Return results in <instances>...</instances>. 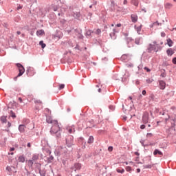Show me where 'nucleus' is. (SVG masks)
Returning <instances> with one entry per match:
<instances>
[{"mask_svg":"<svg viewBox=\"0 0 176 176\" xmlns=\"http://www.w3.org/2000/svg\"><path fill=\"white\" fill-rule=\"evenodd\" d=\"M16 65L19 71V73L17 75V76L14 78V80H17V78L23 75V74H24V72H25V69H24V66H23V65H21L20 63H16Z\"/></svg>","mask_w":176,"mask_h":176,"instance_id":"f03ea898","label":"nucleus"},{"mask_svg":"<svg viewBox=\"0 0 176 176\" xmlns=\"http://www.w3.org/2000/svg\"><path fill=\"white\" fill-rule=\"evenodd\" d=\"M113 150V147H112V146H109V147L108 148L109 152H112Z\"/></svg>","mask_w":176,"mask_h":176,"instance_id":"f704fd0d","label":"nucleus"},{"mask_svg":"<svg viewBox=\"0 0 176 176\" xmlns=\"http://www.w3.org/2000/svg\"><path fill=\"white\" fill-rule=\"evenodd\" d=\"M138 159H139V157H138L136 158L135 161H136V162H138Z\"/></svg>","mask_w":176,"mask_h":176,"instance_id":"338daca9","label":"nucleus"},{"mask_svg":"<svg viewBox=\"0 0 176 176\" xmlns=\"http://www.w3.org/2000/svg\"><path fill=\"white\" fill-rule=\"evenodd\" d=\"M39 45H41L42 49H45V47H46V44L43 43V41H40Z\"/></svg>","mask_w":176,"mask_h":176,"instance_id":"a878e982","label":"nucleus"},{"mask_svg":"<svg viewBox=\"0 0 176 176\" xmlns=\"http://www.w3.org/2000/svg\"><path fill=\"white\" fill-rule=\"evenodd\" d=\"M155 49V45H152V44H150L148 45V50L149 52H151L152 50H153Z\"/></svg>","mask_w":176,"mask_h":176,"instance_id":"a211bd4d","label":"nucleus"},{"mask_svg":"<svg viewBox=\"0 0 176 176\" xmlns=\"http://www.w3.org/2000/svg\"><path fill=\"white\" fill-rule=\"evenodd\" d=\"M28 148H31V143H28Z\"/></svg>","mask_w":176,"mask_h":176,"instance_id":"5fc2aeb1","label":"nucleus"},{"mask_svg":"<svg viewBox=\"0 0 176 176\" xmlns=\"http://www.w3.org/2000/svg\"><path fill=\"white\" fill-rule=\"evenodd\" d=\"M94 142V138L93 136H90L88 140V144H93Z\"/></svg>","mask_w":176,"mask_h":176,"instance_id":"412c9836","label":"nucleus"},{"mask_svg":"<svg viewBox=\"0 0 176 176\" xmlns=\"http://www.w3.org/2000/svg\"><path fill=\"white\" fill-rule=\"evenodd\" d=\"M47 122L52 124L50 131L51 134H57L56 137L60 138V137H61V133H60V131H61V128L60 127L58 122L56 120H52V118H47Z\"/></svg>","mask_w":176,"mask_h":176,"instance_id":"f257e3e1","label":"nucleus"},{"mask_svg":"<svg viewBox=\"0 0 176 176\" xmlns=\"http://www.w3.org/2000/svg\"><path fill=\"white\" fill-rule=\"evenodd\" d=\"M142 10V12H144V13H146V10H145V8H143Z\"/></svg>","mask_w":176,"mask_h":176,"instance_id":"bf43d9fd","label":"nucleus"},{"mask_svg":"<svg viewBox=\"0 0 176 176\" xmlns=\"http://www.w3.org/2000/svg\"><path fill=\"white\" fill-rule=\"evenodd\" d=\"M144 69L147 70V72H149L151 69H149L148 67H144Z\"/></svg>","mask_w":176,"mask_h":176,"instance_id":"de8ad7c7","label":"nucleus"},{"mask_svg":"<svg viewBox=\"0 0 176 176\" xmlns=\"http://www.w3.org/2000/svg\"><path fill=\"white\" fill-rule=\"evenodd\" d=\"M66 144L68 148H71L74 145V140H71L70 142L68 141V139H66Z\"/></svg>","mask_w":176,"mask_h":176,"instance_id":"9b49d317","label":"nucleus"},{"mask_svg":"<svg viewBox=\"0 0 176 176\" xmlns=\"http://www.w3.org/2000/svg\"><path fill=\"white\" fill-rule=\"evenodd\" d=\"M32 70H34V69L32 67H29L27 70V72L28 73V72H30V71H32Z\"/></svg>","mask_w":176,"mask_h":176,"instance_id":"58836bf2","label":"nucleus"},{"mask_svg":"<svg viewBox=\"0 0 176 176\" xmlns=\"http://www.w3.org/2000/svg\"><path fill=\"white\" fill-rule=\"evenodd\" d=\"M135 43L136 45H140L141 44V38H138L135 40Z\"/></svg>","mask_w":176,"mask_h":176,"instance_id":"b1692460","label":"nucleus"},{"mask_svg":"<svg viewBox=\"0 0 176 176\" xmlns=\"http://www.w3.org/2000/svg\"><path fill=\"white\" fill-rule=\"evenodd\" d=\"M134 5L135 6H138V3H135Z\"/></svg>","mask_w":176,"mask_h":176,"instance_id":"0e129e2a","label":"nucleus"},{"mask_svg":"<svg viewBox=\"0 0 176 176\" xmlns=\"http://www.w3.org/2000/svg\"><path fill=\"white\" fill-rule=\"evenodd\" d=\"M16 34H17V35H20V34H21V32L18 31V32H16Z\"/></svg>","mask_w":176,"mask_h":176,"instance_id":"13d9d810","label":"nucleus"},{"mask_svg":"<svg viewBox=\"0 0 176 176\" xmlns=\"http://www.w3.org/2000/svg\"><path fill=\"white\" fill-rule=\"evenodd\" d=\"M34 164V162L32 160H30L28 161V166H29L31 168H32V166Z\"/></svg>","mask_w":176,"mask_h":176,"instance_id":"aec40b11","label":"nucleus"},{"mask_svg":"<svg viewBox=\"0 0 176 176\" xmlns=\"http://www.w3.org/2000/svg\"><path fill=\"white\" fill-rule=\"evenodd\" d=\"M163 155V153L157 149H155L153 152V155Z\"/></svg>","mask_w":176,"mask_h":176,"instance_id":"f3484780","label":"nucleus"},{"mask_svg":"<svg viewBox=\"0 0 176 176\" xmlns=\"http://www.w3.org/2000/svg\"><path fill=\"white\" fill-rule=\"evenodd\" d=\"M146 82H147V83H152V82H153V80L147 79Z\"/></svg>","mask_w":176,"mask_h":176,"instance_id":"4c0bfd02","label":"nucleus"},{"mask_svg":"<svg viewBox=\"0 0 176 176\" xmlns=\"http://www.w3.org/2000/svg\"><path fill=\"white\" fill-rule=\"evenodd\" d=\"M168 119H170V116H167V118H165V121L167 122V120H168Z\"/></svg>","mask_w":176,"mask_h":176,"instance_id":"c03bdc74","label":"nucleus"},{"mask_svg":"<svg viewBox=\"0 0 176 176\" xmlns=\"http://www.w3.org/2000/svg\"><path fill=\"white\" fill-rule=\"evenodd\" d=\"M8 127H10V126H12V124L10 122H8Z\"/></svg>","mask_w":176,"mask_h":176,"instance_id":"6e6d98bb","label":"nucleus"},{"mask_svg":"<svg viewBox=\"0 0 176 176\" xmlns=\"http://www.w3.org/2000/svg\"><path fill=\"white\" fill-rule=\"evenodd\" d=\"M36 35L37 36H43V35H45V30H37Z\"/></svg>","mask_w":176,"mask_h":176,"instance_id":"9d476101","label":"nucleus"},{"mask_svg":"<svg viewBox=\"0 0 176 176\" xmlns=\"http://www.w3.org/2000/svg\"><path fill=\"white\" fill-rule=\"evenodd\" d=\"M35 104H42V101L40 100H34Z\"/></svg>","mask_w":176,"mask_h":176,"instance_id":"2f4dec72","label":"nucleus"},{"mask_svg":"<svg viewBox=\"0 0 176 176\" xmlns=\"http://www.w3.org/2000/svg\"><path fill=\"white\" fill-rule=\"evenodd\" d=\"M166 41H167V45H168L170 47H171V46H173V44L174 43L173 42V41L171 40V38H168Z\"/></svg>","mask_w":176,"mask_h":176,"instance_id":"2eb2a0df","label":"nucleus"},{"mask_svg":"<svg viewBox=\"0 0 176 176\" xmlns=\"http://www.w3.org/2000/svg\"><path fill=\"white\" fill-rule=\"evenodd\" d=\"M160 89L164 90L166 89V82L163 80H160Z\"/></svg>","mask_w":176,"mask_h":176,"instance_id":"6e6552de","label":"nucleus"},{"mask_svg":"<svg viewBox=\"0 0 176 176\" xmlns=\"http://www.w3.org/2000/svg\"><path fill=\"white\" fill-rule=\"evenodd\" d=\"M56 152L57 155H64V153H67L68 152V149H67L65 147L59 146L56 150Z\"/></svg>","mask_w":176,"mask_h":176,"instance_id":"20e7f679","label":"nucleus"},{"mask_svg":"<svg viewBox=\"0 0 176 176\" xmlns=\"http://www.w3.org/2000/svg\"><path fill=\"white\" fill-rule=\"evenodd\" d=\"M145 168H152V165H146Z\"/></svg>","mask_w":176,"mask_h":176,"instance_id":"e433bc0d","label":"nucleus"},{"mask_svg":"<svg viewBox=\"0 0 176 176\" xmlns=\"http://www.w3.org/2000/svg\"><path fill=\"white\" fill-rule=\"evenodd\" d=\"M30 174H31V173L28 171L27 173H26V176H30Z\"/></svg>","mask_w":176,"mask_h":176,"instance_id":"3c124183","label":"nucleus"},{"mask_svg":"<svg viewBox=\"0 0 176 176\" xmlns=\"http://www.w3.org/2000/svg\"><path fill=\"white\" fill-rule=\"evenodd\" d=\"M75 168H76V170H80L82 165L79 163L75 164Z\"/></svg>","mask_w":176,"mask_h":176,"instance_id":"4be33fe9","label":"nucleus"},{"mask_svg":"<svg viewBox=\"0 0 176 176\" xmlns=\"http://www.w3.org/2000/svg\"><path fill=\"white\" fill-rule=\"evenodd\" d=\"M39 159V155H34L32 157V160L33 162H35L36 160H38Z\"/></svg>","mask_w":176,"mask_h":176,"instance_id":"6ab92c4d","label":"nucleus"},{"mask_svg":"<svg viewBox=\"0 0 176 176\" xmlns=\"http://www.w3.org/2000/svg\"><path fill=\"white\" fill-rule=\"evenodd\" d=\"M14 147L10 148V152H13L14 151Z\"/></svg>","mask_w":176,"mask_h":176,"instance_id":"79ce46f5","label":"nucleus"},{"mask_svg":"<svg viewBox=\"0 0 176 176\" xmlns=\"http://www.w3.org/2000/svg\"><path fill=\"white\" fill-rule=\"evenodd\" d=\"M142 94H143V96H145L146 94V90H143Z\"/></svg>","mask_w":176,"mask_h":176,"instance_id":"37998d69","label":"nucleus"},{"mask_svg":"<svg viewBox=\"0 0 176 176\" xmlns=\"http://www.w3.org/2000/svg\"><path fill=\"white\" fill-rule=\"evenodd\" d=\"M65 87V85L64 84H61L59 85V90H61Z\"/></svg>","mask_w":176,"mask_h":176,"instance_id":"7c9ffc66","label":"nucleus"},{"mask_svg":"<svg viewBox=\"0 0 176 176\" xmlns=\"http://www.w3.org/2000/svg\"><path fill=\"white\" fill-rule=\"evenodd\" d=\"M166 53L168 56H172L173 54H174V51L173 50V49L169 48L166 50Z\"/></svg>","mask_w":176,"mask_h":176,"instance_id":"4468645a","label":"nucleus"},{"mask_svg":"<svg viewBox=\"0 0 176 176\" xmlns=\"http://www.w3.org/2000/svg\"><path fill=\"white\" fill-rule=\"evenodd\" d=\"M135 155H136V156H140V153H138V152H135Z\"/></svg>","mask_w":176,"mask_h":176,"instance_id":"8fccbe9b","label":"nucleus"},{"mask_svg":"<svg viewBox=\"0 0 176 176\" xmlns=\"http://www.w3.org/2000/svg\"><path fill=\"white\" fill-rule=\"evenodd\" d=\"M123 119H124V120H127V117H124Z\"/></svg>","mask_w":176,"mask_h":176,"instance_id":"e2e57ef3","label":"nucleus"},{"mask_svg":"<svg viewBox=\"0 0 176 176\" xmlns=\"http://www.w3.org/2000/svg\"><path fill=\"white\" fill-rule=\"evenodd\" d=\"M161 36H162L163 38H164V36H166V33L162 32V33H161Z\"/></svg>","mask_w":176,"mask_h":176,"instance_id":"a19ab883","label":"nucleus"},{"mask_svg":"<svg viewBox=\"0 0 176 176\" xmlns=\"http://www.w3.org/2000/svg\"><path fill=\"white\" fill-rule=\"evenodd\" d=\"M117 173H119L120 174H123L124 173V168H117L116 169Z\"/></svg>","mask_w":176,"mask_h":176,"instance_id":"5701e85b","label":"nucleus"},{"mask_svg":"<svg viewBox=\"0 0 176 176\" xmlns=\"http://www.w3.org/2000/svg\"><path fill=\"white\" fill-rule=\"evenodd\" d=\"M23 8V6H19L17 10H19V9H22Z\"/></svg>","mask_w":176,"mask_h":176,"instance_id":"052dcab7","label":"nucleus"},{"mask_svg":"<svg viewBox=\"0 0 176 176\" xmlns=\"http://www.w3.org/2000/svg\"><path fill=\"white\" fill-rule=\"evenodd\" d=\"M10 153H8V155H14V153H13V152H12V151H10Z\"/></svg>","mask_w":176,"mask_h":176,"instance_id":"09e8293b","label":"nucleus"},{"mask_svg":"<svg viewBox=\"0 0 176 176\" xmlns=\"http://www.w3.org/2000/svg\"><path fill=\"white\" fill-rule=\"evenodd\" d=\"M172 63H173V64H175V65H176V57H175V58H173Z\"/></svg>","mask_w":176,"mask_h":176,"instance_id":"c9c22d12","label":"nucleus"},{"mask_svg":"<svg viewBox=\"0 0 176 176\" xmlns=\"http://www.w3.org/2000/svg\"><path fill=\"white\" fill-rule=\"evenodd\" d=\"M146 137L147 138H151L153 137V133H148L146 134Z\"/></svg>","mask_w":176,"mask_h":176,"instance_id":"c85d7f7f","label":"nucleus"},{"mask_svg":"<svg viewBox=\"0 0 176 176\" xmlns=\"http://www.w3.org/2000/svg\"><path fill=\"white\" fill-rule=\"evenodd\" d=\"M110 109H114L115 108L113 107V106H109Z\"/></svg>","mask_w":176,"mask_h":176,"instance_id":"4d7b16f0","label":"nucleus"},{"mask_svg":"<svg viewBox=\"0 0 176 176\" xmlns=\"http://www.w3.org/2000/svg\"><path fill=\"white\" fill-rule=\"evenodd\" d=\"M135 30H136L138 34H140V32H141V29H142L141 25H140V26L135 25Z\"/></svg>","mask_w":176,"mask_h":176,"instance_id":"dca6fc26","label":"nucleus"},{"mask_svg":"<svg viewBox=\"0 0 176 176\" xmlns=\"http://www.w3.org/2000/svg\"><path fill=\"white\" fill-rule=\"evenodd\" d=\"M161 76H162L163 78H164V76H166V75L164 74H162Z\"/></svg>","mask_w":176,"mask_h":176,"instance_id":"680f3d73","label":"nucleus"},{"mask_svg":"<svg viewBox=\"0 0 176 176\" xmlns=\"http://www.w3.org/2000/svg\"><path fill=\"white\" fill-rule=\"evenodd\" d=\"M10 117L13 118L14 119L16 118V113H14L13 111H10Z\"/></svg>","mask_w":176,"mask_h":176,"instance_id":"cd10ccee","label":"nucleus"},{"mask_svg":"<svg viewBox=\"0 0 176 176\" xmlns=\"http://www.w3.org/2000/svg\"><path fill=\"white\" fill-rule=\"evenodd\" d=\"M25 125L24 124H21L19 126V130L20 131V133H24L25 131Z\"/></svg>","mask_w":176,"mask_h":176,"instance_id":"1a4fd4ad","label":"nucleus"},{"mask_svg":"<svg viewBox=\"0 0 176 176\" xmlns=\"http://www.w3.org/2000/svg\"><path fill=\"white\" fill-rule=\"evenodd\" d=\"M1 121L2 122V123H6V117L2 116L1 118Z\"/></svg>","mask_w":176,"mask_h":176,"instance_id":"bb28decb","label":"nucleus"},{"mask_svg":"<svg viewBox=\"0 0 176 176\" xmlns=\"http://www.w3.org/2000/svg\"><path fill=\"white\" fill-rule=\"evenodd\" d=\"M19 101L21 103L23 102V99L21 98H19Z\"/></svg>","mask_w":176,"mask_h":176,"instance_id":"49530a36","label":"nucleus"},{"mask_svg":"<svg viewBox=\"0 0 176 176\" xmlns=\"http://www.w3.org/2000/svg\"><path fill=\"white\" fill-rule=\"evenodd\" d=\"M54 159V157H53V156H50V157L48 158V163H52V160H53Z\"/></svg>","mask_w":176,"mask_h":176,"instance_id":"c756f323","label":"nucleus"},{"mask_svg":"<svg viewBox=\"0 0 176 176\" xmlns=\"http://www.w3.org/2000/svg\"><path fill=\"white\" fill-rule=\"evenodd\" d=\"M96 34H97L98 35H99V34H101V30L97 29L96 32Z\"/></svg>","mask_w":176,"mask_h":176,"instance_id":"72a5a7b5","label":"nucleus"},{"mask_svg":"<svg viewBox=\"0 0 176 176\" xmlns=\"http://www.w3.org/2000/svg\"><path fill=\"white\" fill-rule=\"evenodd\" d=\"M165 9H171L173 8V3H166L164 4Z\"/></svg>","mask_w":176,"mask_h":176,"instance_id":"f8f14e48","label":"nucleus"},{"mask_svg":"<svg viewBox=\"0 0 176 176\" xmlns=\"http://www.w3.org/2000/svg\"><path fill=\"white\" fill-rule=\"evenodd\" d=\"M137 173H141V169L138 168V169H137Z\"/></svg>","mask_w":176,"mask_h":176,"instance_id":"864d4df0","label":"nucleus"},{"mask_svg":"<svg viewBox=\"0 0 176 176\" xmlns=\"http://www.w3.org/2000/svg\"><path fill=\"white\" fill-rule=\"evenodd\" d=\"M18 162L20 163H24L25 162V158L23 155H20L18 159Z\"/></svg>","mask_w":176,"mask_h":176,"instance_id":"ddd939ff","label":"nucleus"},{"mask_svg":"<svg viewBox=\"0 0 176 176\" xmlns=\"http://www.w3.org/2000/svg\"><path fill=\"white\" fill-rule=\"evenodd\" d=\"M140 129H141L142 130H144V129H145V125H144V124L141 125V126H140Z\"/></svg>","mask_w":176,"mask_h":176,"instance_id":"ea45409f","label":"nucleus"},{"mask_svg":"<svg viewBox=\"0 0 176 176\" xmlns=\"http://www.w3.org/2000/svg\"><path fill=\"white\" fill-rule=\"evenodd\" d=\"M123 3H124V5H127V0H124Z\"/></svg>","mask_w":176,"mask_h":176,"instance_id":"a18cd8bd","label":"nucleus"},{"mask_svg":"<svg viewBox=\"0 0 176 176\" xmlns=\"http://www.w3.org/2000/svg\"><path fill=\"white\" fill-rule=\"evenodd\" d=\"M132 23H137L138 21V16L135 14H132L131 16Z\"/></svg>","mask_w":176,"mask_h":176,"instance_id":"423d86ee","label":"nucleus"},{"mask_svg":"<svg viewBox=\"0 0 176 176\" xmlns=\"http://www.w3.org/2000/svg\"><path fill=\"white\" fill-rule=\"evenodd\" d=\"M157 25H162V23H159V22H155L152 24L151 27H157Z\"/></svg>","mask_w":176,"mask_h":176,"instance_id":"393cba45","label":"nucleus"},{"mask_svg":"<svg viewBox=\"0 0 176 176\" xmlns=\"http://www.w3.org/2000/svg\"><path fill=\"white\" fill-rule=\"evenodd\" d=\"M116 27H122V24L118 23V24L116 25Z\"/></svg>","mask_w":176,"mask_h":176,"instance_id":"603ef678","label":"nucleus"},{"mask_svg":"<svg viewBox=\"0 0 176 176\" xmlns=\"http://www.w3.org/2000/svg\"><path fill=\"white\" fill-rule=\"evenodd\" d=\"M125 169H126V171H128V172L131 171V168L130 166H126Z\"/></svg>","mask_w":176,"mask_h":176,"instance_id":"473e14b6","label":"nucleus"},{"mask_svg":"<svg viewBox=\"0 0 176 176\" xmlns=\"http://www.w3.org/2000/svg\"><path fill=\"white\" fill-rule=\"evenodd\" d=\"M148 121H149V113L144 112L142 116V122L144 124H146V123H148Z\"/></svg>","mask_w":176,"mask_h":176,"instance_id":"39448f33","label":"nucleus"},{"mask_svg":"<svg viewBox=\"0 0 176 176\" xmlns=\"http://www.w3.org/2000/svg\"><path fill=\"white\" fill-rule=\"evenodd\" d=\"M67 130L69 134H72V133H75V127L74 126H67Z\"/></svg>","mask_w":176,"mask_h":176,"instance_id":"0eeeda50","label":"nucleus"},{"mask_svg":"<svg viewBox=\"0 0 176 176\" xmlns=\"http://www.w3.org/2000/svg\"><path fill=\"white\" fill-rule=\"evenodd\" d=\"M48 153H49V155H50V153H52V152L50 151H48Z\"/></svg>","mask_w":176,"mask_h":176,"instance_id":"774afa93","label":"nucleus"},{"mask_svg":"<svg viewBox=\"0 0 176 176\" xmlns=\"http://www.w3.org/2000/svg\"><path fill=\"white\" fill-rule=\"evenodd\" d=\"M6 170L8 172L9 175H12L13 173H17V170H16V167L13 166H7Z\"/></svg>","mask_w":176,"mask_h":176,"instance_id":"7ed1b4c3","label":"nucleus"},{"mask_svg":"<svg viewBox=\"0 0 176 176\" xmlns=\"http://www.w3.org/2000/svg\"><path fill=\"white\" fill-rule=\"evenodd\" d=\"M98 92H99V93H101V89H98Z\"/></svg>","mask_w":176,"mask_h":176,"instance_id":"69168bd1","label":"nucleus"}]
</instances>
